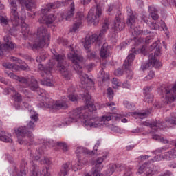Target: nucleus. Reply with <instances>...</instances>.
Here are the masks:
<instances>
[{"label":"nucleus","instance_id":"obj_1","mask_svg":"<svg viewBox=\"0 0 176 176\" xmlns=\"http://www.w3.org/2000/svg\"><path fill=\"white\" fill-rule=\"evenodd\" d=\"M91 100V96H90L89 94H87L85 95V101L87 104L85 107H78L76 109H74L70 113V117L66 118L64 122H63V126H68L71 124V123H75L76 122H78V119H82V122L83 123L84 126H85V127H91L93 129L101 127L102 124L98 122L100 120L98 117L91 118L89 116V114L86 113V112H87V109L90 112H94V111L97 109Z\"/></svg>","mask_w":176,"mask_h":176},{"label":"nucleus","instance_id":"obj_2","mask_svg":"<svg viewBox=\"0 0 176 176\" xmlns=\"http://www.w3.org/2000/svg\"><path fill=\"white\" fill-rule=\"evenodd\" d=\"M67 58L72 61L73 64V68L76 72V73L80 76V79L82 82V85L85 83H93V80L89 78L87 74H83V72L82 71V66L80 65V63L83 61V57L81 56H78V54L74 52H70L67 54Z\"/></svg>","mask_w":176,"mask_h":176},{"label":"nucleus","instance_id":"obj_3","mask_svg":"<svg viewBox=\"0 0 176 176\" xmlns=\"http://www.w3.org/2000/svg\"><path fill=\"white\" fill-rule=\"evenodd\" d=\"M100 144L101 142H100V140H98L94 147V151H90L83 147H77L76 150V154L78 160L75 166H72V168L73 171H78V170H82L83 168V166H86V164H87L89 162L86 158H83L82 160L80 158V155H82V153H84V155H96V152H97Z\"/></svg>","mask_w":176,"mask_h":176},{"label":"nucleus","instance_id":"obj_4","mask_svg":"<svg viewBox=\"0 0 176 176\" xmlns=\"http://www.w3.org/2000/svg\"><path fill=\"white\" fill-rule=\"evenodd\" d=\"M50 41V34L47 31V28L44 25L40 26L37 30V39L35 41L33 44H29L30 49L32 50H39L42 49L46 42Z\"/></svg>","mask_w":176,"mask_h":176},{"label":"nucleus","instance_id":"obj_5","mask_svg":"<svg viewBox=\"0 0 176 176\" xmlns=\"http://www.w3.org/2000/svg\"><path fill=\"white\" fill-rule=\"evenodd\" d=\"M159 43H160V41H157L151 45V49H155V54H151L148 56V62L142 64L141 68L142 71H145V69H148V68H153V67L154 68H160L162 67V63L156 58V56L160 54V46Z\"/></svg>","mask_w":176,"mask_h":176},{"label":"nucleus","instance_id":"obj_6","mask_svg":"<svg viewBox=\"0 0 176 176\" xmlns=\"http://www.w3.org/2000/svg\"><path fill=\"white\" fill-rule=\"evenodd\" d=\"M51 9H56V6L54 3H48L44 8H42L40 12V17L38 22L40 24H46L49 25L50 24H53L57 16L56 15L51 14L47 15V12H50Z\"/></svg>","mask_w":176,"mask_h":176},{"label":"nucleus","instance_id":"obj_7","mask_svg":"<svg viewBox=\"0 0 176 176\" xmlns=\"http://www.w3.org/2000/svg\"><path fill=\"white\" fill-rule=\"evenodd\" d=\"M55 60L57 61V68L60 72L62 76L65 78L67 80L71 79V72L67 68L68 67V63L67 62V58L65 55H55Z\"/></svg>","mask_w":176,"mask_h":176},{"label":"nucleus","instance_id":"obj_8","mask_svg":"<svg viewBox=\"0 0 176 176\" xmlns=\"http://www.w3.org/2000/svg\"><path fill=\"white\" fill-rule=\"evenodd\" d=\"M144 126L146 127H151L153 130H159V129H166V127H170L171 125L176 126V116L172 117L171 118H166L165 122L157 121V120L148 122H143Z\"/></svg>","mask_w":176,"mask_h":176},{"label":"nucleus","instance_id":"obj_9","mask_svg":"<svg viewBox=\"0 0 176 176\" xmlns=\"http://www.w3.org/2000/svg\"><path fill=\"white\" fill-rule=\"evenodd\" d=\"M15 134L18 138L22 137L23 138L21 140H18V142L20 144V145H32L34 136L32 135V138L30 137V133H28L27 126H23L19 127L16 130H15Z\"/></svg>","mask_w":176,"mask_h":176},{"label":"nucleus","instance_id":"obj_10","mask_svg":"<svg viewBox=\"0 0 176 176\" xmlns=\"http://www.w3.org/2000/svg\"><path fill=\"white\" fill-rule=\"evenodd\" d=\"M98 42V35L94 34L89 36H86L84 42V47L86 49L87 54V58L89 60H96L97 58V54L96 52H90V47L93 43Z\"/></svg>","mask_w":176,"mask_h":176},{"label":"nucleus","instance_id":"obj_11","mask_svg":"<svg viewBox=\"0 0 176 176\" xmlns=\"http://www.w3.org/2000/svg\"><path fill=\"white\" fill-rule=\"evenodd\" d=\"M102 14V6L100 4H97L96 8H91L88 15L87 16V20L89 23H94V25L98 24L100 21V17Z\"/></svg>","mask_w":176,"mask_h":176},{"label":"nucleus","instance_id":"obj_12","mask_svg":"<svg viewBox=\"0 0 176 176\" xmlns=\"http://www.w3.org/2000/svg\"><path fill=\"white\" fill-rule=\"evenodd\" d=\"M38 69L41 72L40 75L43 78V80H40L41 85L43 86H53V76H52V72L46 67H43V65H38Z\"/></svg>","mask_w":176,"mask_h":176},{"label":"nucleus","instance_id":"obj_13","mask_svg":"<svg viewBox=\"0 0 176 176\" xmlns=\"http://www.w3.org/2000/svg\"><path fill=\"white\" fill-rule=\"evenodd\" d=\"M41 108H50V109H65L68 106L65 102H54L52 99L45 98L43 102L40 103Z\"/></svg>","mask_w":176,"mask_h":176},{"label":"nucleus","instance_id":"obj_14","mask_svg":"<svg viewBox=\"0 0 176 176\" xmlns=\"http://www.w3.org/2000/svg\"><path fill=\"white\" fill-rule=\"evenodd\" d=\"M135 54H137L135 50L132 49L130 54L128 55L127 58L124 62V67L125 69H126V72L127 79H133V75H134V73H133V71L130 70L129 67L131 65V64H133V61H134V58H135Z\"/></svg>","mask_w":176,"mask_h":176},{"label":"nucleus","instance_id":"obj_15","mask_svg":"<svg viewBox=\"0 0 176 176\" xmlns=\"http://www.w3.org/2000/svg\"><path fill=\"white\" fill-rule=\"evenodd\" d=\"M161 94L165 95L166 100L169 102H173L176 98V84L173 86L162 87L160 88Z\"/></svg>","mask_w":176,"mask_h":176},{"label":"nucleus","instance_id":"obj_16","mask_svg":"<svg viewBox=\"0 0 176 176\" xmlns=\"http://www.w3.org/2000/svg\"><path fill=\"white\" fill-rule=\"evenodd\" d=\"M30 118L33 121H30L27 124V126H25V127L28 129L29 137L32 138L33 135L32 131L35 130V122H38V114H36L35 113V111L34 110H30Z\"/></svg>","mask_w":176,"mask_h":176},{"label":"nucleus","instance_id":"obj_17","mask_svg":"<svg viewBox=\"0 0 176 176\" xmlns=\"http://www.w3.org/2000/svg\"><path fill=\"white\" fill-rule=\"evenodd\" d=\"M19 64L20 65H17L14 63H3V67H5L7 69H12V71H19V69H21V71H30V66L25 62L21 60V63Z\"/></svg>","mask_w":176,"mask_h":176},{"label":"nucleus","instance_id":"obj_18","mask_svg":"<svg viewBox=\"0 0 176 176\" xmlns=\"http://www.w3.org/2000/svg\"><path fill=\"white\" fill-rule=\"evenodd\" d=\"M102 162H104V158L102 157H98L96 159V160L94 162L95 168H92V174H87L85 176H101V171H100V170H102L104 168Z\"/></svg>","mask_w":176,"mask_h":176},{"label":"nucleus","instance_id":"obj_19","mask_svg":"<svg viewBox=\"0 0 176 176\" xmlns=\"http://www.w3.org/2000/svg\"><path fill=\"white\" fill-rule=\"evenodd\" d=\"M3 41L5 43H0V56L3 54L5 50L14 49V44L11 42L10 36L9 34H7L3 37Z\"/></svg>","mask_w":176,"mask_h":176},{"label":"nucleus","instance_id":"obj_20","mask_svg":"<svg viewBox=\"0 0 176 176\" xmlns=\"http://www.w3.org/2000/svg\"><path fill=\"white\" fill-rule=\"evenodd\" d=\"M11 21L15 23V25H19V20H21V21H25L27 19V16L25 15V12H23L21 16L19 14V12L17 10H10V13Z\"/></svg>","mask_w":176,"mask_h":176},{"label":"nucleus","instance_id":"obj_21","mask_svg":"<svg viewBox=\"0 0 176 176\" xmlns=\"http://www.w3.org/2000/svg\"><path fill=\"white\" fill-rule=\"evenodd\" d=\"M122 12L118 11L114 21V30L116 31H122L124 29V22L122 21Z\"/></svg>","mask_w":176,"mask_h":176},{"label":"nucleus","instance_id":"obj_22","mask_svg":"<svg viewBox=\"0 0 176 176\" xmlns=\"http://www.w3.org/2000/svg\"><path fill=\"white\" fill-rule=\"evenodd\" d=\"M155 157H162L166 160H174V159H176V146L169 151L164 153L160 155H157Z\"/></svg>","mask_w":176,"mask_h":176},{"label":"nucleus","instance_id":"obj_23","mask_svg":"<svg viewBox=\"0 0 176 176\" xmlns=\"http://www.w3.org/2000/svg\"><path fill=\"white\" fill-rule=\"evenodd\" d=\"M6 74H7L8 76L11 78L12 79H15L16 80H18V82L23 83V87H28V80H27L25 77L16 76V74H14V73L12 72H6Z\"/></svg>","mask_w":176,"mask_h":176},{"label":"nucleus","instance_id":"obj_24","mask_svg":"<svg viewBox=\"0 0 176 176\" xmlns=\"http://www.w3.org/2000/svg\"><path fill=\"white\" fill-rule=\"evenodd\" d=\"M116 169H118L120 170H123L122 168V164H111L108 168V169L105 171V174L107 176H111L115 171H116Z\"/></svg>","mask_w":176,"mask_h":176},{"label":"nucleus","instance_id":"obj_25","mask_svg":"<svg viewBox=\"0 0 176 176\" xmlns=\"http://www.w3.org/2000/svg\"><path fill=\"white\" fill-rule=\"evenodd\" d=\"M75 14V3L72 2L70 4V9L68 10L65 16H63V19L66 20L67 21H71V19L74 17V15Z\"/></svg>","mask_w":176,"mask_h":176},{"label":"nucleus","instance_id":"obj_26","mask_svg":"<svg viewBox=\"0 0 176 176\" xmlns=\"http://www.w3.org/2000/svg\"><path fill=\"white\" fill-rule=\"evenodd\" d=\"M129 14H128V19L126 21V24L128 27H130L131 30L134 28V23H135V16L131 13V10L129 9Z\"/></svg>","mask_w":176,"mask_h":176},{"label":"nucleus","instance_id":"obj_27","mask_svg":"<svg viewBox=\"0 0 176 176\" xmlns=\"http://www.w3.org/2000/svg\"><path fill=\"white\" fill-rule=\"evenodd\" d=\"M28 87L32 91H39V85H38V80L35 78L32 77L31 82L28 84Z\"/></svg>","mask_w":176,"mask_h":176},{"label":"nucleus","instance_id":"obj_28","mask_svg":"<svg viewBox=\"0 0 176 176\" xmlns=\"http://www.w3.org/2000/svg\"><path fill=\"white\" fill-rule=\"evenodd\" d=\"M71 170V163H65L61 167L60 171L59 173V175L65 176L68 174Z\"/></svg>","mask_w":176,"mask_h":176},{"label":"nucleus","instance_id":"obj_29","mask_svg":"<svg viewBox=\"0 0 176 176\" xmlns=\"http://www.w3.org/2000/svg\"><path fill=\"white\" fill-rule=\"evenodd\" d=\"M108 28H109V22L107 21V19H105L103 25H102V30H100V32L98 36V41L99 38L102 37V35H104V34L107 32V30H108Z\"/></svg>","mask_w":176,"mask_h":176},{"label":"nucleus","instance_id":"obj_30","mask_svg":"<svg viewBox=\"0 0 176 176\" xmlns=\"http://www.w3.org/2000/svg\"><path fill=\"white\" fill-rule=\"evenodd\" d=\"M12 134L8 133V135H5V131H1L0 132V141H3V142H12L13 140L10 138Z\"/></svg>","mask_w":176,"mask_h":176},{"label":"nucleus","instance_id":"obj_31","mask_svg":"<svg viewBox=\"0 0 176 176\" xmlns=\"http://www.w3.org/2000/svg\"><path fill=\"white\" fill-rule=\"evenodd\" d=\"M22 35H23L24 38H28V35H30V27L27 23H23L21 25Z\"/></svg>","mask_w":176,"mask_h":176},{"label":"nucleus","instance_id":"obj_32","mask_svg":"<svg viewBox=\"0 0 176 176\" xmlns=\"http://www.w3.org/2000/svg\"><path fill=\"white\" fill-rule=\"evenodd\" d=\"M153 170H155L153 164L151 162H146V175L152 176V175L153 174Z\"/></svg>","mask_w":176,"mask_h":176},{"label":"nucleus","instance_id":"obj_33","mask_svg":"<svg viewBox=\"0 0 176 176\" xmlns=\"http://www.w3.org/2000/svg\"><path fill=\"white\" fill-rule=\"evenodd\" d=\"M100 57H102V58H107V57H109V52H108V45L105 43L102 46L100 50Z\"/></svg>","mask_w":176,"mask_h":176},{"label":"nucleus","instance_id":"obj_34","mask_svg":"<svg viewBox=\"0 0 176 176\" xmlns=\"http://www.w3.org/2000/svg\"><path fill=\"white\" fill-rule=\"evenodd\" d=\"M27 10H32L36 8V3L34 0H27L24 3Z\"/></svg>","mask_w":176,"mask_h":176},{"label":"nucleus","instance_id":"obj_35","mask_svg":"<svg viewBox=\"0 0 176 176\" xmlns=\"http://www.w3.org/2000/svg\"><path fill=\"white\" fill-rule=\"evenodd\" d=\"M56 145H57V146H59L60 148H62L63 152L68 151V146L67 145V143L64 142H57L56 143Z\"/></svg>","mask_w":176,"mask_h":176},{"label":"nucleus","instance_id":"obj_36","mask_svg":"<svg viewBox=\"0 0 176 176\" xmlns=\"http://www.w3.org/2000/svg\"><path fill=\"white\" fill-rule=\"evenodd\" d=\"M153 140L156 141H159L160 142H162V144H168V140L164 139V138L160 137L159 135H153Z\"/></svg>","mask_w":176,"mask_h":176},{"label":"nucleus","instance_id":"obj_37","mask_svg":"<svg viewBox=\"0 0 176 176\" xmlns=\"http://www.w3.org/2000/svg\"><path fill=\"white\" fill-rule=\"evenodd\" d=\"M130 41L135 43V46H138V45H140V43L144 42V38L141 37H134L133 39H131Z\"/></svg>","mask_w":176,"mask_h":176},{"label":"nucleus","instance_id":"obj_38","mask_svg":"<svg viewBox=\"0 0 176 176\" xmlns=\"http://www.w3.org/2000/svg\"><path fill=\"white\" fill-rule=\"evenodd\" d=\"M100 79H102V82H107V80H109V74L102 70L100 74Z\"/></svg>","mask_w":176,"mask_h":176},{"label":"nucleus","instance_id":"obj_39","mask_svg":"<svg viewBox=\"0 0 176 176\" xmlns=\"http://www.w3.org/2000/svg\"><path fill=\"white\" fill-rule=\"evenodd\" d=\"M85 19V15L82 12H77L75 16V21L82 23V20Z\"/></svg>","mask_w":176,"mask_h":176},{"label":"nucleus","instance_id":"obj_40","mask_svg":"<svg viewBox=\"0 0 176 176\" xmlns=\"http://www.w3.org/2000/svg\"><path fill=\"white\" fill-rule=\"evenodd\" d=\"M132 34H134L135 35H140V34H142L143 35H148V34H151V31L148 30H144V31H136L135 30H133Z\"/></svg>","mask_w":176,"mask_h":176},{"label":"nucleus","instance_id":"obj_41","mask_svg":"<svg viewBox=\"0 0 176 176\" xmlns=\"http://www.w3.org/2000/svg\"><path fill=\"white\" fill-rule=\"evenodd\" d=\"M12 175H17V176H25L27 175V173L25 170H20V172H18L17 168L14 167V172L12 174Z\"/></svg>","mask_w":176,"mask_h":176},{"label":"nucleus","instance_id":"obj_42","mask_svg":"<svg viewBox=\"0 0 176 176\" xmlns=\"http://www.w3.org/2000/svg\"><path fill=\"white\" fill-rule=\"evenodd\" d=\"M0 24H1V25H8V24H9V19H8V17L0 16Z\"/></svg>","mask_w":176,"mask_h":176},{"label":"nucleus","instance_id":"obj_43","mask_svg":"<svg viewBox=\"0 0 176 176\" xmlns=\"http://www.w3.org/2000/svg\"><path fill=\"white\" fill-rule=\"evenodd\" d=\"M144 101L146 102H152V101H153V96L152 94H147L144 95Z\"/></svg>","mask_w":176,"mask_h":176},{"label":"nucleus","instance_id":"obj_44","mask_svg":"<svg viewBox=\"0 0 176 176\" xmlns=\"http://www.w3.org/2000/svg\"><path fill=\"white\" fill-rule=\"evenodd\" d=\"M107 95L109 97V100L110 101H112L113 100V90H112V88H108Z\"/></svg>","mask_w":176,"mask_h":176},{"label":"nucleus","instance_id":"obj_45","mask_svg":"<svg viewBox=\"0 0 176 176\" xmlns=\"http://www.w3.org/2000/svg\"><path fill=\"white\" fill-rule=\"evenodd\" d=\"M155 78V72L151 70L148 74L144 78V80H151Z\"/></svg>","mask_w":176,"mask_h":176},{"label":"nucleus","instance_id":"obj_46","mask_svg":"<svg viewBox=\"0 0 176 176\" xmlns=\"http://www.w3.org/2000/svg\"><path fill=\"white\" fill-rule=\"evenodd\" d=\"M58 43L62 44L63 46H67L68 45V40L63 38H58Z\"/></svg>","mask_w":176,"mask_h":176},{"label":"nucleus","instance_id":"obj_47","mask_svg":"<svg viewBox=\"0 0 176 176\" xmlns=\"http://www.w3.org/2000/svg\"><path fill=\"white\" fill-rule=\"evenodd\" d=\"M134 115H137L139 116L140 119H145V118L148 117V115H149L148 113H133Z\"/></svg>","mask_w":176,"mask_h":176},{"label":"nucleus","instance_id":"obj_48","mask_svg":"<svg viewBox=\"0 0 176 176\" xmlns=\"http://www.w3.org/2000/svg\"><path fill=\"white\" fill-rule=\"evenodd\" d=\"M100 120L101 122H109V120H112V116L111 114L109 116H103Z\"/></svg>","mask_w":176,"mask_h":176},{"label":"nucleus","instance_id":"obj_49","mask_svg":"<svg viewBox=\"0 0 176 176\" xmlns=\"http://www.w3.org/2000/svg\"><path fill=\"white\" fill-rule=\"evenodd\" d=\"M10 10H17V3L16 0H12L10 2Z\"/></svg>","mask_w":176,"mask_h":176},{"label":"nucleus","instance_id":"obj_50","mask_svg":"<svg viewBox=\"0 0 176 176\" xmlns=\"http://www.w3.org/2000/svg\"><path fill=\"white\" fill-rule=\"evenodd\" d=\"M69 100L72 102L78 101V96L74 94H69L68 96Z\"/></svg>","mask_w":176,"mask_h":176},{"label":"nucleus","instance_id":"obj_51","mask_svg":"<svg viewBox=\"0 0 176 176\" xmlns=\"http://www.w3.org/2000/svg\"><path fill=\"white\" fill-rule=\"evenodd\" d=\"M146 168V162H145L143 165L140 166V168L138 170V174H142V173L145 171Z\"/></svg>","mask_w":176,"mask_h":176},{"label":"nucleus","instance_id":"obj_52","mask_svg":"<svg viewBox=\"0 0 176 176\" xmlns=\"http://www.w3.org/2000/svg\"><path fill=\"white\" fill-rule=\"evenodd\" d=\"M31 170L32 171V174H34L35 173L38 174V170H39V168L38 167V165L33 163L31 167Z\"/></svg>","mask_w":176,"mask_h":176},{"label":"nucleus","instance_id":"obj_53","mask_svg":"<svg viewBox=\"0 0 176 176\" xmlns=\"http://www.w3.org/2000/svg\"><path fill=\"white\" fill-rule=\"evenodd\" d=\"M75 24L73 25L72 30L73 31H77L79 27H80V25L82 24V22H78V21H75Z\"/></svg>","mask_w":176,"mask_h":176},{"label":"nucleus","instance_id":"obj_54","mask_svg":"<svg viewBox=\"0 0 176 176\" xmlns=\"http://www.w3.org/2000/svg\"><path fill=\"white\" fill-rule=\"evenodd\" d=\"M114 74L116 75V76H122V75H123V70L122 69H117L115 72H114Z\"/></svg>","mask_w":176,"mask_h":176},{"label":"nucleus","instance_id":"obj_55","mask_svg":"<svg viewBox=\"0 0 176 176\" xmlns=\"http://www.w3.org/2000/svg\"><path fill=\"white\" fill-rule=\"evenodd\" d=\"M144 94H151V91H152V87H146L144 88Z\"/></svg>","mask_w":176,"mask_h":176},{"label":"nucleus","instance_id":"obj_56","mask_svg":"<svg viewBox=\"0 0 176 176\" xmlns=\"http://www.w3.org/2000/svg\"><path fill=\"white\" fill-rule=\"evenodd\" d=\"M142 23H145V24L149 25V20H148V16L144 14L141 16Z\"/></svg>","mask_w":176,"mask_h":176},{"label":"nucleus","instance_id":"obj_57","mask_svg":"<svg viewBox=\"0 0 176 176\" xmlns=\"http://www.w3.org/2000/svg\"><path fill=\"white\" fill-rule=\"evenodd\" d=\"M124 105L126 108H127L128 109H134V104H132L131 103L127 101L124 102Z\"/></svg>","mask_w":176,"mask_h":176},{"label":"nucleus","instance_id":"obj_58","mask_svg":"<svg viewBox=\"0 0 176 176\" xmlns=\"http://www.w3.org/2000/svg\"><path fill=\"white\" fill-rule=\"evenodd\" d=\"M122 87H123V89H130L131 87L130 82L129 81H124L122 84Z\"/></svg>","mask_w":176,"mask_h":176},{"label":"nucleus","instance_id":"obj_59","mask_svg":"<svg viewBox=\"0 0 176 176\" xmlns=\"http://www.w3.org/2000/svg\"><path fill=\"white\" fill-rule=\"evenodd\" d=\"M150 16L153 19V20H158L160 17L159 14L155 12H151Z\"/></svg>","mask_w":176,"mask_h":176},{"label":"nucleus","instance_id":"obj_60","mask_svg":"<svg viewBox=\"0 0 176 176\" xmlns=\"http://www.w3.org/2000/svg\"><path fill=\"white\" fill-rule=\"evenodd\" d=\"M42 174L43 175V176H50V173H49V168H44L42 170Z\"/></svg>","mask_w":176,"mask_h":176},{"label":"nucleus","instance_id":"obj_61","mask_svg":"<svg viewBox=\"0 0 176 176\" xmlns=\"http://www.w3.org/2000/svg\"><path fill=\"white\" fill-rule=\"evenodd\" d=\"M111 130L113 131V133H120V128L118 126H112Z\"/></svg>","mask_w":176,"mask_h":176},{"label":"nucleus","instance_id":"obj_62","mask_svg":"<svg viewBox=\"0 0 176 176\" xmlns=\"http://www.w3.org/2000/svg\"><path fill=\"white\" fill-rule=\"evenodd\" d=\"M41 164H50V160L48 158L44 157L43 160H41Z\"/></svg>","mask_w":176,"mask_h":176},{"label":"nucleus","instance_id":"obj_63","mask_svg":"<svg viewBox=\"0 0 176 176\" xmlns=\"http://www.w3.org/2000/svg\"><path fill=\"white\" fill-rule=\"evenodd\" d=\"M113 85H115L116 87L120 86V83H119V80H118V78H113L112 80Z\"/></svg>","mask_w":176,"mask_h":176},{"label":"nucleus","instance_id":"obj_64","mask_svg":"<svg viewBox=\"0 0 176 176\" xmlns=\"http://www.w3.org/2000/svg\"><path fill=\"white\" fill-rule=\"evenodd\" d=\"M14 99H15V101H16L17 102H21L23 98L21 97V96L20 94H18V95L15 96Z\"/></svg>","mask_w":176,"mask_h":176}]
</instances>
